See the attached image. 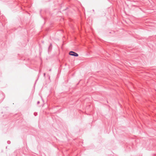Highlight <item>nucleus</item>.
Segmentation results:
<instances>
[{
	"label": "nucleus",
	"mask_w": 156,
	"mask_h": 156,
	"mask_svg": "<svg viewBox=\"0 0 156 156\" xmlns=\"http://www.w3.org/2000/svg\"><path fill=\"white\" fill-rule=\"evenodd\" d=\"M69 55H71L76 56V57H77L78 56V55L77 53H76V52H74L73 51H71L69 52Z\"/></svg>",
	"instance_id": "obj_1"
}]
</instances>
